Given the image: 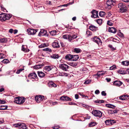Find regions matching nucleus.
<instances>
[{
  "mask_svg": "<svg viewBox=\"0 0 129 129\" xmlns=\"http://www.w3.org/2000/svg\"><path fill=\"white\" fill-rule=\"evenodd\" d=\"M122 83V82L121 81H114L113 82V85L117 86H119L121 85Z\"/></svg>",
  "mask_w": 129,
  "mask_h": 129,
  "instance_id": "nucleus-11",
  "label": "nucleus"
},
{
  "mask_svg": "<svg viewBox=\"0 0 129 129\" xmlns=\"http://www.w3.org/2000/svg\"><path fill=\"white\" fill-rule=\"evenodd\" d=\"M18 104H23L25 101V98L23 97H19V100L18 101Z\"/></svg>",
  "mask_w": 129,
  "mask_h": 129,
  "instance_id": "nucleus-19",
  "label": "nucleus"
},
{
  "mask_svg": "<svg viewBox=\"0 0 129 129\" xmlns=\"http://www.w3.org/2000/svg\"><path fill=\"white\" fill-rule=\"evenodd\" d=\"M91 82V80L90 79H88L86 80L84 82V84H89Z\"/></svg>",
  "mask_w": 129,
  "mask_h": 129,
  "instance_id": "nucleus-45",
  "label": "nucleus"
},
{
  "mask_svg": "<svg viewBox=\"0 0 129 129\" xmlns=\"http://www.w3.org/2000/svg\"><path fill=\"white\" fill-rule=\"evenodd\" d=\"M111 121V125H112L113 124L115 123L116 122V121L113 119H110Z\"/></svg>",
  "mask_w": 129,
  "mask_h": 129,
  "instance_id": "nucleus-61",
  "label": "nucleus"
},
{
  "mask_svg": "<svg viewBox=\"0 0 129 129\" xmlns=\"http://www.w3.org/2000/svg\"><path fill=\"white\" fill-rule=\"evenodd\" d=\"M79 58L78 55H72V60L73 61H76Z\"/></svg>",
  "mask_w": 129,
  "mask_h": 129,
  "instance_id": "nucleus-22",
  "label": "nucleus"
},
{
  "mask_svg": "<svg viewBox=\"0 0 129 129\" xmlns=\"http://www.w3.org/2000/svg\"><path fill=\"white\" fill-rule=\"evenodd\" d=\"M104 101L103 100H96L94 102L96 103H101L104 102Z\"/></svg>",
  "mask_w": 129,
  "mask_h": 129,
  "instance_id": "nucleus-44",
  "label": "nucleus"
},
{
  "mask_svg": "<svg viewBox=\"0 0 129 129\" xmlns=\"http://www.w3.org/2000/svg\"><path fill=\"white\" fill-rule=\"evenodd\" d=\"M60 44L61 46L62 47H65V44L62 42H60Z\"/></svg>",
  "mask_w": 129,
  "mask_h": 129,
  "instance_id": "nucleus-55",
  "label": "nucleus"
},
{
  "mask_svg": "<svg viewBox=\"0 0 129 129\" xmlns=\"http://www.w3.org/2000/svg\"><path fill=\"white\" fill-rule=\"evenodd\" d=\"M73 51L76 53H79L81 52V50L79 48H75L73 49Z\"/></svg>",
  "mask_w": 129,
  "mask_h": 129,
  "instance_id": "nucleus-31",
  "label": "nucleus"
},
{
  "mask_svg": "<svg viewBox=\"0 0 129 129\" xmlns=\"http://www.w3.org/2000/svg\"><path fill=\"white\" fill-rule=\"evenodd\" d=\"M65 58L66 60H72V55L70 54H68L67 55L65 56Z\"/></svg>",
  "mask_w": 129,
  "mask_h": 129,
  "instance_id": "nucleus-18",
  "label": "nucleus"
},
{
  "mask_svg": "<svg viewBox=\"0 0 129 129\" xmlns=\"http://www.w3.org/2000/svg\"><path fill=\"white\" fill-rule=\"evenodd\" d=\"M53 68V67L52 66H46L44 68V71L45 72H47L50 71Z\"/></svg>",
  "mask_w": 129,
  "mask_h": 129,
  "instance_id": "nucleus-9",
  "label": "nucleus"
},
{
  "mask_svg": "<svg viewBox=\"0 0 129 129\" xmlns=\"http://www.w3.org/2000/svg\"><path fill=\"white\" fill-rule=\"evenodd\" d=\"M119 98L122 100H126L128 99L129 96L127 95H122L119 96Z\"/></svg>",
  "mask_w": 129,
  "mask_h": 129,
  "instance_id": "nucleus-14",
  "label": "nucleus"
},
{
  "mask_svg": "<svg viewBox=\"0 0 129 129\" xmlns=\"http://www.w3.org/2000/svg\"><path fill=\"white\" fill-rule=\"evenodd\" d=\"M106 107H107L112 108V109H114L116 107L115 106L111 104H106Z\"/></svg>",
  "mask_w": 129,
  "mask_h": 129,
  "instance_id": "nucleus-30",
  "label": "nucleus"
},
{
  "mask_svg": "<svg viewBox=\"0 0 129 129\" xmlns=\"http://www.w3.org/2000/svg\"><path fill=\"white\" fill-rule=\"evenodd\" d=\"M59 67L60 69L65 71H67L69 69V67L66 64H61L59 65Z\"/></svg>",
  "mask_w": 129,
  "mask_h": 129,
  "instance_id": "nucleus-5",
  "label": "nucleus"
},
{
  "mask_svg": "<svg viewBox=\"0 0 129 129\" xmlns=\"http://www.w3.org/2000/svg\"><path fill=\"white\" fill-rule=\"evenodd\" d=\"M114 2L112 0H109L106 2V4L108 6H110L113 5Z\"/></svg>",
  "mask_w": 129,
  "mask_h": 129,
  "instance_id": "nucleus-24",
  "label": "nucleus"
},
{
  "mask_svg": "<svg viewBox=\"0 0 129 129\" xmlns=\"http://www.w3.org/2000/svg\"><path fill=\"white\" fill-rule=\"evenodd\" d=\"M49 86L51 87H55L57 86L53 82H51L49 83Z\"/></svg>",
  "mask_w": 129,
  "mask_h": 129,
  "instance_id": "nucleus-32",
  "label": "nucleus"
},
{
  "mask_svg": "<svg viewBox=\"0 0 129 129\" xmlns=\"http://www.w3.org/2000/svg\"><path fill=\"white\" fill-rule=\"evenodd\" d=\"M42 67V65H37L34 66V68L35 69H38L41 68Z\"/></svg>",
  "mask_w": 129,
  "mask_h": 129,
  "instance_id": "nucleus-43",
  "label": "nucleus"
},
{
  "mask_svg": "<svg viewBox=\"0 0 129 129\" xmlns=\"http://www.w3.org/2000/svg\"><path fill=\"white\" fill-rule=\"evenodd\" d=\"M53 129H58L59 128V126L58 125H55L54 127H53Z\"/></svg>",
  "mask_w": 129,
  "mask_h": 129,
  "instance_id": "nucleus-58",
  "label": "nucleus"
},
{
  "mask_svg": "<svg viewBox=\"0 0 129 129\" xmlns=\"http://www.w3.org/2000/svg\"><path fill=\"white\" fill-rule=\"evenodd\" d=\"M105 14V12H100L99 13V15L100 16L102 17L104 16Z\"/></svg>",
  "mask_w": 129,
  "mask_h": 129,
  "instance_id": "nucleus-35",
  "label": "nucleus"
},
{
  "mask_svg": "<svg viewBox=\"0 0 129 129\" xmlns=\"http://www.w3.org/2000/svg\"><path fill=\"white\" fill-rule=\"evenodd\" d=\"M28 76L30 78L35 79L37 77V75L35 73H33L29 74Z\"/></svg>",
  "mask_w": 129,
  "mask_h": 129,
  "instance_id": "nucleus-15",
  "label": "nucleus"
},
{
  "mask_svg": "<svg viewBox=\"0 0 129 129\" xmlns=\"http://www.w3.org/2000/svg\"><path fill=\"white\" fill-rule=\"evenodd\" d=\"M116 29L114 27H109L108 28V31L110 33H115L116 31Z\"/></svg>",
  "mask_w": 129,
  "mask_h": 129,
  "instance_id": "nucleus-17",
  "label": "nucleus"
},
{
  "mask_svg": "<svg viewBox=\"0 0 129 129\" xmlns=\"http://www.w3.org/2000/svg\"><path fill=\"white\" fill-rule=\"evenodd\" d=\"M19 128H22L23 129H27V127H26L25 124L23 123H20V125Z\"/></svg>",
  "mask_w": 129,
  "mask_h": 129,
  "instance_id": "nucleus-21",
  "label": "nucleus"
},
{
  "mask_svg": "<svg viewBox=\"0 0 129 129\" xmlns=\"http://www.w3.org/2000/svg\"><path fill=\"white\" fill-rule=\"evenodd\" d=\"M96 21L98 24H100L102 23V19H98L96 20Z\"/></svg>",
  "mask_w": 129,
  "mask_h": 129,
  "instance_id": "nucleus-48",
  "label": "nucleus"
},
{
  "mask_svg": "<svg viewBox=\"0 0 129 129\" xmlns=\"http://www.w3.org/2000/svg\"><path fill=\"white\" fill-rule=\"evenodd\" d=\"M20 123H16L14 124L13 125L15 127H18V128L20 127Z\"/></svg>",
  "mask_w": 129,
  "mask_h": 129,
  "instance_id": "nucleus-53",
  "label": "nucleus"
},
{
  "mask_svg": "<svg viewBox=\"0 0 129 129\" xmlns=\"http://www.w3.org/2000/svg\"><path fill=\"white\" fill-rule=\"evenodd\" d=\"M69 35H65L63 36V38L64 39H68L69 41Z\"/></svg>",
  "mask_w": 129,
  "mask_h": 129,
  "instance_id": "nucleus-47",
  "label": "nucleus"
},
{
  "mask_svg": "<svg viewBox=\"0 0 129 129\" xmlns=\"http://www.w3.org/2000/svg\"><path fill=\"white\" fill-rule=\"evenodd\" d=\"M121 64L125 66H128L129 64V61L127 60L123 61L121 62Z\"/></svg>",
  "mask_w": 129,
  "mask_h": 129,
  "instance_id": "nucleus-27",
  "label": "nucleus"
},
{
  "mask_svg": "<svg viewBox=\"0 0 129 129\" xmlns=\"http://www.w3.org/2000/svg\"><path fill=\"white\" fill-rule=\"evenodd\" d=\"M65 27L68 29L72 28V27L71 26H69L68 25L65 26Z\"/></svg>",
  "mask_w": 129,
  "mask_h": 129,
  "instance_id": "nucleus-56",
  "label": "nucleus"
},
{
  "mask_svg": "<svg viewBox=\"0 0 129 129\" xmlns=\"http://www.w3.org/2000/svg\"><path fill=\"white\" fill-rule=\"evenodd\" d=\"M105 123L107 125H111V122L110 120H107L105 121Z\"/></svg>",
  "mask_w": 129,
  "mask_h": 129,
  "instance_id": "nucleus-39",
  "label": "nucleus"
},
{
  "mask_svg": "<svg viewBox=\"0 0 129 129\" xmlns=\"http://www.w3.org/2000/svg\"><path fill=\"white\" fill-rule=\"evenodd\" d=\"M118 72L120 74H124L126 73V71L124 72V71L121 70H119L118 71Z\"/></svg>",
  "mask_w": 129,
  "mask_h": 129,
  "instance_id": "nucleus-41",
  "label": "nucleus"
},
{
  "mask_svg": "<svg viewBox=\"0 0 129 129\" xmlns=\"http://www.w3.org/2000/svg\"><path fill=\"white\" fill-rule=\"evenodd\" d=\"M12 16V15L5 13L0 14V20L3 22L6 20H9Z\"/></svg>",
  "mask_w": 129,
  "mask_h": 129,
  "instance_id": "nucleus-2",
  "label": "nucleus"
},
{
  "mask_svg": "<svg viewBox=\"0 0 129 129\" xmlns=\"http://www.w3.org/2000/svg\"><path fill=\"white\" fill-rule=\"evenodd\" d=\"M22 50L24 52L27 51V49L25 48L24 47V46L23 45L22 46Z\"/></svg>",
  "mask_w": 129,
  "mask_h": 129,
  "instance_id": "nucleus-59",
  "label": "nucleus"
},
{
  "mask_svg": "<svg viewBox=\"0 0 129 129\" xmlns=\"http://www.w3.org/2000/svg\"><path fill=\"white\" fill-rule=\"evenodd\" d=\"M93 41L98 44H99V43H102L101 40L100 39L96 36L95 37L93 38Z\"/></svg>",
  "mask_w": 129,
  "mask_h": 129,
  "instance_id": "nucleus-12",
  "label": "nucleus"
},
{
  "mask_svg": "<svg viewBox=\"0 0 129 129\" xmlns=\"http://www.w3.org/2000/svg\"><path fill=\"white\" fill-rule=\"evenodd\" d=\"M119 31L117 33V35L120 37L122 38H123L124 37V36L123 34L120 32V30H119Z\"/></svg>",
  "mask_w": 129,
  "mask_h": 129,
  "instance_id": "nucleus-34",
  "label": "nucleus"
},
{
  "mask_svg": "<svg viewBox=\"0 0 129 129\" xmlns=\"http://www.w3.org/2000/svg\"><path fill=\"white\" fill-rule=\"evenodd\" d=\"M86 34L88 36H90L92 35L91 33L88 30H87L86 31Z\"/></svg>",
  "mask_w": 129,
  "mask_h": 129,
  "instance_id": "nucleus-54",
  "label": "nucleus"
},
{
  "mask_svg": "<svg viewBox=\"0 0 129 129\" xmlns=\"http://www.w3.org/2000/svg\"><path fill=\"white\" fill-rule=\"evenodd\" d=\"M58 31L56 30H53L50 32V34L52 36H55L58 34Z\"/></svg>",
  "mask_w": 129,
  "mask_h": 129,
  "instance_id": "nucleus-29",
  "label": "nucleus"
},
{
  "mask_svg": "<svg viewBox=\"0 0 129 129\" xmlns=\"http://www.w3.org/2000/svg\"><path fill=\"white\" fill-rule=\"evenodd\" d=\"M108 46L111 48L112 50H116V48H115L113 47L112 45H109Z\"/></svg>",
  "mask_w": 129,
  "mask_h": 129,
  "instance_id": "nucleus-51",
  "label": "nucleus"
},
{
  "mask_svg": "<svg viewBox=\"0 0 129 129\" xmlns=\"http://www.w3.org/2000/svg\"><path fill=\"white\" fill-rule=\"evenodd\" d=\"M102 95L103 96H105L106 95V93L104 91H103L101 92Z\"/></svg>",
  "mask_w": 129,
  "mask_h": 129,
  "instance_id": "nucleus-62",
  "label": "nucleus"
},
{
  "mask_svg": "<svg viewBox=\"0 0 129 129\" xmlns=\"http://www.w3.org/2000/svg\"><path fill=\"white\" fill-rule=\"evenodd\" d=\"M44 99V96L39 95V96H36L35 98V101L38 103H39L42 101Z\"/></svg>",
  "mask_w": 129,
  "mask_h": 129,
  "instance_id": "nucleus-4",
  "label": "nucleus"
},
{
  "mask_svg": "<svg viewBox=\"0 0 129 129\" xmlns=\"http://www.w3.org/2000/svg\"><path fill=\"white\" fill-rule=\"evenodd\" d=\"M92 113L95 116L97 117L100 118L102 116V113L98 110H93L92 111Z\"/></svg>",
  "mask_w": 129,
  "mask_h": 129,
  "instance_id": "nucleus-3",
  "label": "nucleus"
},
{
  "mask_svg": "<svg viewBox=\"0 0 129 129\" xmlns=\"http://www.w3.org/2000/svg\"><path fill=\"white\" fill-rule=\"evenodd\" d=\"M48 44L47 43H44L42 44L39 46L40 48H43L45 47H47L48 46Z\"/></svg>",
  "mask_w": 129,
  "mask_h": 129,
  "instance_id": "nucleus-28",
  "label": "nucleus"
},
{
  "mask_svg": "<svg viewBox=\"0 0 129 129\" xmlns=\"http://www.w3.org/2000/svg\"><path fill=\"white\" fill-rule=\"evenodd\" d=\"M19 97H15V98L14 101V103L18 104V101L19 100Z\"/></svg>",
  "mask_w": 129,
  "mask_h": 129,
  "instance_id": "nucleus-46",
  "label": "nucleus"
},
{
  "mask_svg": "<svg viewBox=\"0 0 129 129\" xmlns=\"http://www.w3.org/2000/svg\"><path fill=\"white\" fill-rule=\"evenodd\" d=\"M116 68V66L115 65H113L111 66L110 68V70H113L114 69Z\"/></svg>",
  "mask_w": 129,
  "mask_h": 129,
  "instance_id": "nucleus-57",
  "label": "nucleus"
},
{
  "mask_svg": "<svg viewBox=\"0 0 129 129\" xmlns=\"http://www.w3.org/2000/svg\"><path fill=\"white\" fill-rule=\"evenodd\" d=\"M92 15H91V17L92 18H95L98 17V12L95 10H93L91 12Z\"/></svg>",
  "mask_w": 129,
  "mask_h": 129,
  "instance_id": "nucleus-8",
  "label": "nucleus"
},
{
  "mask_svg": "<svg viewBox=\"0 0 129 129\" xmlns=\"http://www.w3.org/2000/svg\"><path fill=\"white\" fill-rule=\"evenodd\" d=\"M119 11L121 13H126L127 11V8L126 5L122 3H120L118 4Z\"/></svg>",
  "mask_w": 129,
  "mask_h": 129,
  "instance_id": "nucleus-1",
  "label": "nucleus"
},
{
  "mask_svg": "<svg viewBox=\"0 0 129 129\" xmlns=\"http://www.w3.org/2000/svg\"><path fill=\"white\" fill-rule=\"evenodd\" d=\"M107 24L108 25L110 26H112L113 24L111 22V21L109 20L107 21Z\"/></svg>",
  "mask_w": 129,
  "mask_h": 129,
  "instance_id": "nucleus-50",
  "label": "nucleus"
},
{
  "mask_svg": "<svg viewBox=\"0 0 129 129\" xmlns=\"http://www.w3.org/2000/svg\"><path fill=\"white\" fill-rule=\"evenodd\" d=\"M24 70V69H18L16 73L17 74H19L21 72Z\"/></svg>",
  "mask_w": 129,
  "mask_h": 129,
  "instance_id": "nucleus-37",
  "label": "nucleus"
},
{
  "mask_svg": "<svg viewBox=\"0 0 129 129\" xmlns=\"http://www.w3.org/2000/svg\"><path fill=\"white\" fill-rule=\"evenodd\" d=\"M6 57V56L5 54L2 53H0V59L4 58Z\"/></svg>",
  "mask_w": 129,
  "mask_h": 129,
  "instance_id": "nucleus-40",
  "label": "nucleus"
},
{
  "mask_svg": "<svg viewBox=\"0 0 129 129\" xmlns=\"http://www.w3.org/2000/svg\"><path fill=\"white\" fill-rule=\"evenodd\" d=\"M89 28L90 30L94 31H96L98 29V28L97 27L92 25L89 26Z\"/></svg>",
  "mask_w": 129,
  "mask_h": 129,
  "instance_id": "nucleus-20",
  "label": "nucleus"
},
{
  "mask_svg": "<svg viewBox=\"0 0 129 129\" xmlns=\"http://www.w3.org/2000/svg\"><path fill=\"white\" fill-rule=\"evenodd\" d=\"M51 57L54 59H58L59 57V56L58 54H54L51 55Z\"/></svg>",
  "mask_w": 129,
  "mask_h": 129,
  "instance_id": "nucleus-26",
  "label": "nucleus"
},
{
  "mask_svg": "<svg viewBox=\"0 0 129 129\" xmlns=\"http://www.w3.org/2000/svg\"><path fill=\"white\" fill-rule=\"evenodd\" d=\"M6 103V101L0 100V104H4Z\"/></svg>",
  "mask_w": 129,
  "mask_h": 129,
  "instance_id": "nucleus-64",
  "label": "nucleus"
},
{
  "mask_svg": "<svg viewBox=\"0 0 129 129\" xmlns=\"http://www.w3.org/2000/svg\"><path fill=\"white\" fill-rule=\"evenodd\" d=\"M38 76L41 78L43 77L45 75V74L42 71L38 72Z\"/></svg>",
  "mask_w": 129,
  "mask_h": 129,
  "instance_id": "nucleus-23",
  "label": "nucleus"
},
{
  "mask_svg": "<svg viewBox=\"0 0 129 129\" xmlns=\"http://www.w3.org/2000/svg\"><path fill=\"white\" fill-rule=\"evenodd\" d=\"M105 73V71H99L96 74L94 75V76H96L98 77H99L103 75Z\"/></svg>",
  "mask_w": 129,
  "mask_h": 129,
  "instance_id": "nucleus-13",
  "label": "nucleus"
},
{
  "mask_svg": "<svg viewBox=\"0 0 129 129\" xmlns=\"http://www.w3.org/2000/svg\"><path fill=\"white\" fill-rule=\"evenodd\" d=\"M43 50L44 51H48L50 52H51V49L48 48H46L43 49Z\"/></svg>",
  "mask_w": 129,
  "mask_h": 129,
  "instance_id": "nucleus-52",
  "label": "nucleus"
},
{
  "mask_svg": "<svg viewBox=\"0 0 129 129\" xmlns=\"http://www.w3.org/2000/svg\"><path fill=\"white\" fill-rule=\"evenodd\" d=\"M28 34L29 35H33L35 34L37 31L34 29L29 28L27 29Z\"/></svg>",
  "mask_w": 129,
  "mask_h": 129,
  "instance_id": "nucleus-7",
  "label": "nucleus"
},
{
  "mask_svg": "<svg viewBox=\"0 0 129 129\" xmlns=\"http://www.w3.org/2000/svg\"><path fill=\"white\" fill-rule=\"evenodd\" d=\"M84 118L86 119H89L90 118V116L88 114H86L84 115Z\"/></svg>",
  "mask_w": 129,
  "mask_h": 129,
  "instance_id": "nucleus-49",
  "label": "nucleus"
},
{
  "mask_svg": "<svg viewBox=\"0 0 129 129\" xmlns=\"http://www.w3.org/2000/svg\"><path fill=\"white\" fill-rule=\"evenodd\" d=\"M59 76H67L68 75V74L67 73H64V72H61L59 73Z\"/></svg>",
  "mask_w": 129,
  "mask_h": 129,
  "instance_id": "nucleus-36",
  "label": "nucleus"
},
{
  "mask_svg": "<svg viewBox=\"0 0 129 129\" xmlns=\"http://www.w3.org/2000/svg\"><path fill=\"white\" fill-rule=\"evenodd\" d=\"M1 108H5V110H6L8 108V106H4L3 105H2L1 106Z\"/></svg>",
  "mask_w": 129,
  "mask_h": 129,
  "instance_id": "nucleus-60",
  "label": "nucleus"
},
{
  "mask_svg": "<svg viewBox=\"0 0 129 129\" xmlns=\"http://www.w3.org/2000/svg\"><path fill=\"white\" fill-rule=\"evenodd\" d=\"M61 101H71L72 99L67 96H61L60 98Z\"/></svg>",
  "mask_w": 129,
  "mask_h": 129,
  "instance_id": "nucleus-10",
  "label": "nucleus"
},
{
  "mask_svg": "<svg viewBox=\"0 0 129 129\" xmlns=\"http://www.w3.org/2000/svg\"><path fill=\"white\" fill-rule=\"evenodd\" d=\"M52 47L56 48H59L60 47V45L57 40H55L52 44Z\"/></svg>",
  "mask_w": 129,
  "mask_h": 129,
  "instance_id": "nucleus-6",
  "label": "nucleus"
},
{
  "mask_svg": "<svg viewBox=\"0 0 129 129\" xmlns=\"http://www.w3.org/2000/svg\"><path fill=\"white\" fill-rule=\"evenodd\" d=\"M111 111V113L112 114H114L117 113L118 111V110H114L113 109H112L111 110H110Z\"/></svg>",
  "mask_w": 129,
  "mask_h": 129,
  "instance_id": "nucleus-42",
  "label": "nucleus"
},
{
  "mask_svg": "<svg viewBox=\"0 0 129 129\" xmlns=\"http://www.w3.org/2000/svg\"><path fill=\"white\" fill-rule=\"evenodd\" d=\"M77 36L75 35L71 34L69 35V41L71 42L72 40H74V39L76 38Z\"/></svg>",
  "mask_w": 129,
  "mask_h": 129,
  "instance_id": "nucleus-16",
  "label": "nucleus"
},
{
  "mask_svg": "<svg viewBox=\"0 0 129 129\" xmlns=\"http://www.w3.org/2000/svg\"><path fill=\"white\" fill-rule=\"evenodd\" d=\"M2 62L4 63H7L9 62V61L7 59H4L2 61Z\"/></svg>",
  "mask_w": 129,
  "mask_h": 129,
  "instance_id": "nucleus-38",
  "label": "nucleus"
},
{
  "mask_svg": "<svg viewBox=\"0 0 129 129\" xmlns=\"http://www.w3.org/2000/svg\"><path fill=\"white\" fill-rule=\"evenodd\" d=\"M68 104L71 105H77V104L76 103L72 102L69 103H68Z\"/></svg>",
  "mask_w": 129,
  "mask_h": 129,
  "instance_id": "nucleus-63",
  "label": "nucleus"
},
{
  "mask_svg": "<svg viewBox=\"0 0 129 129\" xmlns=\"http://www.w3.org/2000/svg\"><path fill=\"white\" fill-rule=\"evenodd\" d=\"M97 123L94 122H90L89 124V127H92L96 125Z\"/></svg>",
  "mask_w": 129,
  "mask_h": 129,
  "instance_id": "nucleus-33",
  "label": "nucleus"
},
{
  "mask_svg": "<svg viewBox=\"0 0 129 129\" xmlns=\"http://www.w3.org/2000/svg\"><path fill=\"white\" fill-rule=\"evenodd\" d=\"M7 41V39L6 38H0V43H5Z\"/></svg>",
  "mask_w": 129,
  "mask_h": 129,
  "instance_id": "nucleus-25",
  "label": "nucleus"
}]
</instances>
